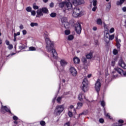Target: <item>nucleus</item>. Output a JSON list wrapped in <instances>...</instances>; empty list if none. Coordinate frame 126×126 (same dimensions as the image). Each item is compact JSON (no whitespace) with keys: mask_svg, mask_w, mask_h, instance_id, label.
Wrapping results in <instances>:
<instances>
[{"mask_svg":"<svg viewBox=\"0 0 126 126\" xmlns=\"http://www.w3.org/2000/svg\"><path fill=\"white\" fill-rule=\"evenodd\" d=\"M81 89L84 92H86L88 90V81L87 79H84L83 81L82 85L81 86Z\"/></svg>","mask_w":126,"mask_h":126,"instance_id":"4","label":"nucleus"},{"mask_svg":"<svg viewBox=\"0 0 126 126\" xmlns=\"http://www.w3.org/2000/svg\"><path fill=\"white\" fill-rule=\"evenodd\" d=\"M20 49L21 50H24V49H25V46H20Z\"/></svg>","mask_w":126,"mask_h":126,"instance_id":"55","label":"nucleus"},{"mask_svg":"<svg viewBox=\"0 0 126 126\" xmlns=\"http://www.w3.org/2000/svg\"><path fill=\"white\" fill-rule=\"evenodd\" d=\"M5 43H6V45H7V46H8L9 45H10L9 43V41H8V40H6L5 41Z\"/></svg>","mask_w":126,"mask_h":126,"instance_id":"50","label":"nucleus"},{"mask_svg":"<svg viewBox=\"0 0 126 126\" xmlns=\"http://www.w3.org/2000/svg\"><path fill=\"white\" fill-rule=\"evenodd\" d=\"M126 0H120V1H117L116 2L117 5H122L123 3L125 2Z\"/></svg>","mask_w":126,"mask_h":126,"instance_id":"21","label":"nucleus"},{"mask_svg":"<svg viewBox=\"0 0 126 126\" xmlns=\"http://www.w3.org/2000/svg\"><path fill=\"white\" fill-rule=\"evenodd\" d=\"M104 115L106 117H107L108 118H109V119H110V120H112V118L111 117V116H110V114H109V113H107L106 112H104Z\"/></svg>","mask_w":126,"mask_h":126,"instance_id":"29","label":"nucleus"},{"mask_svg":"<svg viewBox=\"0 0 126 126\" xmlns=\"http://www.w3.org/2000/svg\"><path fill=\"white\" fill-rule=\"evenodd\" d=\"M40 124L42 126H46V122H45V121H42L40 122Z\"/></svg>","mask_w":126,"mask_h":126,"instance_id":"36","label":"nucleus"},{"mask_svg":"<svg viewBox=\"0 0 126 126\" xmlns=\"http://www.w3.org/2000/svg\"><path fill=\"white\" fill-rule=\"evenodd\" d=\"M123 125H120L119 123L114 124L112 125V126H122Z\"/></svg>","mask_w":126,"mask_h":126,"instance_id":"47","label":"nucleus"},{"mask_svg":"<svg viewBox=\"0 0 126 126\" xmlns=\"http://www.w3.org/2000/svg\"><path fill=\"white\" fill-rule=\"evenodd\" d=\"M33 8L34 9H39V6L36 5V4L33 5Z\"/></svg>","mask_w":126,"mask_h":126,"instance_id":"37","label":"nucleus"},{"mask_svg":"<svg viewBox=\"0 0 126 126\" xmlns=\"http://www.w3.org/2000/svg\"><path fill=\"white\" fill-rule=\"evenodd\" d=\"M74 27L76 33L79 34H80V33H81L82 30L81 25H80V24H79V23H76L74 25Z\"/></svg>","mask_w":126,"mask_h":126,"instance_id":"9","label":"nucleus"},{"mask_svg":"<svg viewBox=\"0 0 126 126\" xmlns=\"http://www.w3.org/2000/svg\"><path fill=\"white\" fill-rule=\"evenodd\" d=\"M69 71L70 73H71L72 75H73V76H76L77 74V71H76V69L75 67H70Z\"/></svg>","mask_w":126,"mask_h":126,"instance_id":"13","label":"nucleus"},{"mask_svg":"<svg viewBox=\"0 0 126 126\" xmlns=\"http://www.w3.org/2000/svg\"><path fill=\"white\" fill-rule=\"evenodd\" d=\"M48 11L49 10H48V8L46 7L40 8L36 11L37 15L36 17H41V16H43V15H44V13H47Z\"/></svg>","mask_w":126,"mask_h":126,"instance_id":"2","label":"nucleus"},{"mask_svg":"<svg viewBox=\"0 0 126 126\" xmlns=\"http://www.w3.org/2000/svg\"><path fill=\"white\" fill-rule=\"evenodd\" d=\"M123 75L124 76H126V72L123 73Z\"/></svg>","mask_w":126,"mask_h":126,"instance_id":"63","label":"nucleus"},{"mask_svg":"<svg viewBox=\"0 0 126 126\" xmlns=\"http://www.w3.org/2000/svg\"><path fill=\"white\" fill-rule=\"evenodd\" d=\"M31 12V14L32 15V16H35L36 15V11H34V10H32Z\"/></svg>","mask_w":126,"mask_h":126,"instance_id":"38","label":"nucleus"},{"mask_svg":"<svg viewBox=\"0 0 126 126\" xmlns=\"http://www.w3.org/2000/svg\"><path fill=\"white\" fill-rule=\"evenodd\" d=\"M122 10L124 11V12H126V7H124L122 8Z\"/></svg>","mask_w":126,"mask_h":126,"instance_id":"54","label":"nucleus"},{"mask_svg":"<svg viewBox=\"0 0 126 126\" xmlns=\"http://www.w3.org/2000/svg\"><path fill=\"white\" fill-rule=\"evenodd\" d=\"M72 3L75 5V6H77L80 4H82L85 3L84 0H71Z\"/></svg>","mask_w":126,"mask_h":126,"instance_id":"8","label":"nucleus"},{"mask_svg":"<svg viewBox=\"0 0 126 126\" xmlns=\"http://www.w3.org/2000/svg\"><path fill=\"white\" fill-rule=\"evenodd\" d=\"M0 111L1 113H2V114H5V112H6L7 113H9V114H11V111H10V109L7 108V107H6V106L2 105Z\"/></svg>","mask_w":126,"mask_h":126,"instance_id":"10","label":"nucleus"},{"mask_svg":"<svg viewBox=\"0 0 126 126\" xmlns=\"http://www.w3.org/2000/svg\"><path fill=\"white\" fill-rule=\"evenodd\" d=\"M50 16H51V17H53V18L56 17V16H57V13H54V12L51 13L50 14Z\"/></svg>","mask_w":126,"mask_h":126,"instance_id":"34","label":"nucleus"},{"mask_svg":"<svg viewBox=\"0 0 126 126\" xmlns=\"http://www.w3.org/2000/svg\"><path fill=\"white\" fill-rule=\"evenodd\" d=\"M111 63H112V66H115V63H116V62L113 61H112Z\"/></svg>","mask_w":126,"mask_h":126,"instance_id":"52","label":"nucleus"},{"mask_svg":"<svg viewBox=\"0 0 126 126\" xmlns=\"http://www.w3.org/2000/svg\"><path fill=\"white\" fill-rule=\"evenodd\" d=\"M114 70V71L112 72V75L114 77H117V76H118L117 72H118L119 74H122V72H124V70L118 67L115 68Z\"/></svg>","mask_w":126,"mask_h":126,"instance_id":"7","label":"nucleus"},{"mask_svg":"<svg viewBox=\"0 0 126 126\" xmlns=\"http://www.w3.org/2000/svg\"><path fill=\"white\" fill-rule=\"evenodd\" d=\"M29 51H36V48L33 46L30 47L29 49Z\"/></svg>","mask_w":126,"mask_h":126,"instance_id":"32","label":"nucleus"},{"mask_svg":"<svg viewBox=\"0 0 126 126\" xmlns=\"http://www.w3.org/2000/svg\"><path fill=\"white\" fill-rule=\"evenodd\" d=\"M104 38H107V39H109V40L112 41V40H113V39L115 38V34L110 35L109 33L106 32V34L105 35Z\"/></svg>","mask_w":126,"mask_h":126,"instance_id":"14","label":"nucleus"},{"mask_svg":"<svg viewBox=\"0 0 126 126\" xmlns=\"http://www.w3.org/2000/svg\"><path fill=\"white\" fill-rule=\"evenodd\" d=\"M74 38V36H73V35H70L68 36L67 40L68 41H71V40H73Z\"/></svg>","mask_w":126,"mask_h":126,"instance_id":"25","label":"nucleus"},{"mask_svg":"<svg viewBox=\"0 0 126 126\" xmlns=\"http://www.w3.org/2000/svg\"><path fill=\"white\" fill-rule=\"evenodd\" d=\"M91 3H93V5L97 4V0H90Z\"/></svg>","mask_w":126,"mask_h":126,"instance_id":"27","label":"nucleus"},{"mask_svg":"<svg viewBox=\"0 0 126 126\" xmlns=\"http://www.w3.org/2000/svg\"><path fill=\"white\" fill-rule=\"evenodd\" d=\"M62 82H63V83H65V80L64 79H63V80H62Z\"/></svg>","mask_w":126,"mask_h":126,"instance_id":"62","label":"nucleus"},{"mask_svg":"<svg viewBox=\"0 0 126 126\" xmlns=\"http://www.w3.org/2000/svg\"><path fill=\"white\" fill-rule=\"evenodd\" d=\"M77 105V109H80V108H81L82 106H83V103L81 102H78Z\"/></svg>","mask_w":126,"mask_h":126,"instance_id":"26","label":"nucleus"},{"mask_svg":"<svg viewBox=\"0 0 126 126\" xmlns=\"http://www.w3.org/2000/svg\"><path fill=\"white\" fill-rule=\"evenodd\" d=\"M59 6L61 8H65V0L64 1H63L61 3H59Z\"/></svg>","mask_w":126,"mask_h":126,"instance_id":"16","label":"nucleus"},{"mask_svg":"<svg viewBox=\"0 0 126 126\" xmlns=\"http://www.w3.org/2000/svg\"><path fill=\"white\" fill-rule=\"evenodd\" d=\"M115 41L116 42V47L118 49V52L121 51V42L122 40L119 38H118V36L115 37Z\"/></svg>","mask_w":126,"mask_h":126,"instance_id":"12","label":"nucleus"},{"mask_svg":"<svg viewBox=\"0 0 126 126\" xmlns=\"http://www.w3.org/2000/svg\"><path fill=\"white\" fill-rule=\"evenodd\" d=\"M91 74H89L88 75V78H90V77H91Z\"/></svg>","mask_w":126,"mask_h":126,"instance_id":"61","label":"nucleus"},{"mask_svg":"<svg viewBox=\"0 0 126 126\" xmlns=\"http://www.w3.org/2000/svg\"><path fill=\"white\" fill-rule=\"evenodd\" d=\"M87 59L88 60H91L92 58H93V53L92 52L90 53L89 54H87L86 56Z\"/></svg>","mask_w":126,"mask_h":126,"instance_id":"18","label":"nucleus"},{"mask_svg":"<svg viewBox=\"0 0 126 126\" xmlns=\"http://www.w3.org/2000/svg\"><path fill=\"white\" fill-rule=\"evenodd\" d=\"M99 122L101 123V124H103V123H104V119H99Z\"/></svg>","mask_w":126,"mask_h":126,"instance_id":"53","label":"nucleus"},{"mask_svg":"<svg viewBox=\"0 0 126 126\" xmlns=\"http://www.w3.org/2000/svg\"><path fill=\"white\" fill-rule=\"evenodd\" d=\"M118 64L120 66H122L123 68L126 69V64L125 62H124V61L120 60L118 63Z\"/></svg>","mask_w":126,"mask_h":126,"instance_id":"15","label":"nucleus"},{"mask_svg":"<svg viewBox=\"0 0 126 126\" xmlns=\"http://www.w3.org/2000/svg\"><path fill=\"white\" fill-rule=\"evenodd\" d=\"M74 106L73 105H70V109H74Z\"/></svg>","mask_w":126,"mask_h":126,"instance_id":"59","label":"nucleus"},{"mask_svg":"<svg viewBox=\"0 0 126 126\" xmlns=\"http://www.w3.org/2000/svg\"><path fill=\"white\" fill-rule=\"evenodd\" d=\"M45 41L47 51L48 53H50L51 56L52 57L53 59H57V58H58V54L56 50L54 49V42L51 41L49 38H46Z\"/></svg>","mask_w":126,"mask_h":126,"instance_id":"1","label":"nucleus"},{"mask_svg":"<svg viewBox=\"0 0 126 126\" xmlns=\"http://www.w3.org/2000/svg\"><path fill=\"white\" fill-rule=\"evenodd\" d=\"M110 33H114L115 32V29L114 28H112L110 31H109Z\"/></svg>","mask_w":126,"mask_h":126,"instance_id":"44","label":"nucleus"},{"mask_svg":"<svg viewBox=\"0 0 126 126\" xmlns=\"http://www.w3.org/2000/svg\"><path fill=\"white\" fill-rule=\"evenodd\" d=\"M31 27H34V26H38V23H31Z\"/></svg>","mask_w":126,"mask_h":126,"instance_id":"30","label":"nucleus"},{"mask_svg":"<svg viewBox=\"0 0 126 126\" xmlns=\"http://www.w3.org/2000/svg\"><path fill=\"white\" fill-rule=\"evenodd\" d=\"M118 51H119L118 50H117V49H114L113 51V54L114 55H118Z\"/></svg>","mask_w":126,"mask_h":126,"instance_id":"41","label":"nucleus"},{"mask_svg":"<svg viewBox=\"0 0 126 126\" xmlns=\"http://www.w3.org/2000/svg\"><path fill=\"white\" fill-rule=\"evenodd\" d=\"M8 46V49H9V50H12V49H13V45L12 44H9Z\"/></svg>","mask_w":126,"mask_h":126,"instance_id":"40","label":"nucleus"},{"mask_svg":"<svg viewBox=\"0 0 126 126\" xmlns=\"http://www.w3.org/2000/svg\"><path fill=\"white\" fill-rule=\"evenodd\" d=\"M60 63L62 66H64V65H66L67 64V62H65L64 60H62L60 61Z\"/></svg>","mask_w":126,"mask_h":126,"instance_id":"19","label":"nucleus"},{"mask_svg":"<svg viewBox=\"0 0 126 126\" xmlns=\"http://www.w3.org/2000/svg\"><path fill=\"white\" fill-rule=\"evenodd\" d=\"M20 35V32H18L16 33H14V38L16 37L17 36H19Z\"/></svg>","mask_w":126,"mask_h":126,"instance_id":"42","label":"nucleus"},{"mask_svg":"<svg viewBox=\"0 0 126 126\" xmlns=\"http://www.w3.org/2000/svg\"><path fill=\"white\" fill-rule=\"evenodd\" d=\"M50 7H54V3L53 2H51L50 4Z\"/></svg>","mask_w":126,"mask_h":126,"instance_id":"56","label":"nucleus"},{"mask_svg":"<svg viewBox=\"0 0 126 126\" xmlns=\"http://www.w3.org/2000/svg\"><path fill=\"white\" fill-rule=\"evenodd\" d=\"M94 88L97 93H98L99 91H100V88H101V82L99 79H98L96 82Z\"/></svg>","mask_w":126,"mask_h":126,"instance_id":"11","label":"nucleus"},{"mask_svg":"<svg viewBox=\"0 0 126 126\" xmlns=\"http://www.w3.org/2000/svg\"><path fill=\"white\" fill-rule=\"evenodd\" d=\"M96 23L97 24H98V25H102V24H103L102 22V20L100 18L97 19V20H96Z\"/></svg>","mask_w":126,"mask_h":126,"instance_id":"23","label":"nucleus"},{"mask_svg":"<svg viewBox=\"0 0 126 126\" xmlns=\"http://www.w3.org/2000/svg\"><path fill=\"white\" fill-rule=\"evenodd\" d=\"M93 30H94V31H96V30H97V27H94Z\"/></svg>","mask_w":126,"mask_h":126,"instance_id":"58","label":"nucleus"},{"mask_svg":"<svg viewBox=\"0 0 126 126\" xmlns=\"http://www.w3.org/2000/svg\"><path fill=\"white\" fill-rule=\"evenodd\" d=\"M63 24L64 25V28L66 29H67L69 27V23L67 22V21L65 22V23H63Z\"/></svg>","mask_w":126,"mask_h":126,"instance_id":"22","label":"nucleus"},{"mask_svg":"<svg viewBox=\"0 0 126 126\" xmlns=\"http://www.w3.org/2000/svg\"><path fill=\"white\" fill-rule=\"evenodd\" d=\"M19 28H20V29L22 30V29H24V27L23 26V25H20V26H19Z\"/></svg>","mask_w":126,"mask_h":126,"instance_id":"51","label":"nucleus"},{"mask_svg":"<svg viewBox=\"0 0 126 126\" xmlns=\"http://www.w3.org/2000/svg\"><path fill=\"white\" fill-rule=\"evenodd\" d=\"M67 94H68V93H64V95H67Z\"/></svg>","mask_w":126,"mask_h":126,"instance_id":"64","label":"nucleus"},{"mask_svg":"<svg viewBox=\"0 0 126 126\" xmlns=\"http://www.w3.org/2000/svg\"><path fill=\"white\" fill-rule=\"evenodd\" d=\"M68 115L69 116V117H70V118H71V117H72L73 115H72V112L69 111Z\"/></svg>","mask_w":126,"mask_h":126,"instance_id":"46","label":"nucleus"},{"mask_svg":"<svg viewBox=\"0 0 126 126\" xmlns=\"http://www.w3.org/2000/svg\"><path fill=\"white\" fill-rule=\"evenodd\" d=\"M43 2L46 3V2H48V1H49V0H43Z\"/></svg>","mask_w":126,"mask_h":126,"instance_id":"60","label":"nucleus"},{"mask_svg":"<svg viewBox=\"0 0 126 126\" xmlns=\"http://www.w3.org/2000/svg\"><path fill=\"white\" fill-rule=\"evenodd\" d=\"M118 123L120 124H124V120L120 119L118 121Z\"/></svg>","mask_w":126,"mask_h":126,"instance_id":"49","label":"nucleus"},{"mask_svg":"<svg viewBox=\"0 0 126 126\" xmlns=\"http://www.w3.org/2000/svg\"><path fill=\"white\" fill-rule=\"evenodd\" d=\"M61 21H62V24H63L65 22H66V21H67V18H66V17H63L61 19Z\"/></svg>","mask_w":126,"mask_h":126,"instance_id":"24","label":"nucleus"},{"mask_svg":"<svg viewBox=\"0 0 126 126\" xmlns=\"http://www.w3.org/2000/svg\"><path fill=\"white\" fill-rule=\"evenodd\" d=\"M73 62L74 63H80V60L77 57H75L73 59Z\"/></svg>","mask_w":126,"mask_h":126,"instance_id":"20","label":"nucleus"},{"mask_svg":"<svg viewBox=\"0 0 126 126\" xmlns=\"http://www.w3.org/2000/svg\"><path fill=\"white\" fill-rule=\"evenodd\" d=\"M108 6H107V10H109L110 9H111V3L109 2V3H108Z\"/></svg>","mask_w":126,"mask_h":126,"instance_id":"39","label":"nucleus"},{"mask_svg":"<svg viewBox=\"0 0 126 126\" xmlns=\"http://www.w3.org/2000/svg\"><path fill=\"white\" fill-rule=\"evenodd\" d=\"M13 119L14 121H17V120H18V118L16 116H13Z\"/></svg>","mask_w":126,"mask_h":126,"instance_id":"48","label":"nucleus"},{"mask_svg":"<svg viewBox=\"0 0 126 126\" xmlns=\"http://www.w3.org/2000/svg\"><path fill=\"white\" fill-rule=\"evenodd\" d=\"M94 7L92 8V11H96V10L97 9V4L95 5H93Z\"/></svg>","mask_w":126,"mask_h":126,"instance_id":"35","label":"nucleus"},{"mask_svg":"<svg viewBox=\"0 0 126 126\" xmlns=\"http://www.w3.org/2000/svg\"><path fill=\"white\" fill-rule=\"evenodd\" d=\"M72 15L74 17H78L81 16V12H80V9L78 8H74L73 10Z\"/></svg>","mask_w":126,"mask_h":126,"instance_id":"6","label":"nucleus"},{"mask_svg":"<svg viewBox=\"0 0 126 126\" xmlns=\"http://www.w3.org/2000/svg\"><path fill=\"white\" fill-rule=\"evenodd\" d=\"M26 10H27L28 12H31L32 11V7L31 6L27 7Z\"/></svg>","mask_w":126,"mask_h":126,"instance_id":"28","label":"nucleus"},{"mask_svg":"<svg viewBox=\"0 0 126 126\" xmlns=\"http://www.w3.org/2000/svg\"><path fill=\"white\" fill-rule=\"evenodd\" d=\"M63 110H64V105H57L55 110V114L57 115H61L63 111Z\"/></svg>","mask_w":126,"mask_h":126,"instance_id":"3","label":"nucleus"},{"mask_svg":"<svg viewBox=\"0 0 126 126\" xmlns=\"http://www.w3.org/2000/svg\"><path fill=\"white\" fill-rule=\"evenodd\" d=\"M83 97H84V99H86V100H87L85 98V95H84L83 94H79V96H78L79 100L80 101H82L83 100Z\"/></svg>","mask_w":126,"mask_h":126,"instance_id":"17","label":"nucleus"},{"mask_svg":"<svg viewBox=\"0 0 126 126\" xmlns=\"http://www.w3.org/2000/svg\"><path fill=\"white\" fill-rule=\"evenodd\" d=\"M100 105L102 106V107H105V106H106V103H105V101L102 100L100 101Z\"/></svg>","mask_w":126,"mask_h":126,"instance_id":"33","label":"nucleus"},{"mask_svg":"<svg viewBox=\"0 0 126 126\" xmlns=\"http://www.w3.org/2000/svg\"><path fill=\"white\" fill-rule=\"evenodd\" d=\"M65 0V9L66 10H72V1L71 0Z\"/></svg>","mask_w":126,"mask_h":126,"instance_id":"5","label":"nucleus"},{"mask_svg":"<svg viewBox=\"0 0 126 126\" xmlns=\"http://www.w3.org/2000/svg\"><path fill=\"white\" fill-rule=\"evenodd\" d=\"M63 99V96H59L57 99V102L58 103H61V100Z\"/></svg>","mask_w":126,"mask_h":126,"instance_id":"31","label":"nucleus"},{"mask_svg":"<svg viewBox=\"0 0 126 126\" xmlns=\"http://www.w3.org/2000/svg\"><path fill=\"white\" fill-rule=\"evenodd\" d=\"M23 35H26L27 34V31L26 30H24L22 31Z\"/></svg>","mask_w":126,"mask_h":126,"instance_id":"45","label":"nucleus"},{"mask_svg":"<svg viewBox=\"0 0 126 126\" xmlns=\"http://www.w3.org/2000/svg\"><path fill=\"white\" fill-rule=\"evenodd\" d=\"M69 123H66L64 125V126H69Z\"/></svg>","mask_w":126,"mask_h":126,"instance_id":"57","label":"nucleus"},{"mask_svg":"<svg viewBox=\"0 0 126 126\" xmlns=\"http://www.w3.org/2000/svg\"><path fill=\"white\" fill-rule=\"evenodd\" d=\"M65 35H69V34H70V31L68 30H66L65 31Z\"/></svg>","mask_w":126,"mask_h":126,"instance_id":"43","label":"nucleus"}]
</instances>
